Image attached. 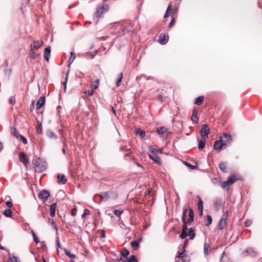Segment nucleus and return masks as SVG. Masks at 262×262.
<instances>
[{"instance_id": "f257e3e1", "label": "nucleus", "mask_w": 262, "mask_h": 262, "mask_svg": "<svg viewBox=\"0 0 262 262\" xmlns=\"http://www.w3.org/2000/svg\"><path fill=\"white\" fill-rule=\"evenodd\" d=\"M210 133V129L208 128L207 124L203 125L202 128L200 132V134L204 140H206L208 137V135Z\"/></svg>"}, {"instance_id": "f03ea898", "label": "nucleus", "mask_w": 262, "mask_h": 262, "mask_svg": "<svg viewBox=\"0 0 262 262\" xmlns=\"http://www.w3.org/2000/svg\"><path fill=\"white\" fill-rule=\"evenodd\" d=\"M221 141L223 143V144L226 146L228 144H230L232 141V137L229 134L224 133L221 137H220Z\"/></svg>"}, {"instance_id": "7ed1b4c3", "label": "nucleus", "mask_w": 262, "mask_h": 262, "mask_svg": "<svg viewBox=\"0 0 262 262\" xmlns=\"http://www.w3.org/2000/svg\"><path fill=\"white\" fill-rule=\"evenodd\" d=\"M109 9L107 5H104L101 7L98 8L95 12V15L97 17H100L104 12H106Z\"/></svg>"}, {"instance_id": "20e7f679", "label": "nucleus", "mask_w": 262, "mask_h": 262, "mask_svg": "<svg viewBox=\"0 0 262 262\" xmlns=\"http://www.w3.org/2000/svg\"><path fill=\"white\" fill-rule=\"evenodd\" d=\"M243 254L245 257H247L249 256L251 257H255L257 255V252L254 250L253 248H249L243 252Z\"/></svg>"}, {"instance_id": "39448f33", "label": "nucleus", "mask_w": 262, "mask_h": 262, "mask_svg": "<svg viewBox=\"0 0 262 262\" xmlns=\"http://www.w3.org/2000/svg\"><path fill=\"white\" fill-rule=\"evenodd\" d=\"M50 196V193L48 190H42L38 194V197L40 200H43L44 201L47 200L48 198Z\"/></svg>"}, {"instance_id": "423d86ee", "label": "nucleus", "mask_w": 262, "mask_h": 262, "mask_svg": "<svg viewBox=\"0 0 262 262\" xmlns=\"http://www.w3.org/2000/svg\"><path fill=\"white\" fill-rule=\"evenodd\" d=\"M19 160L21 161L27 167V165L29 164V159L25 153L24 152H21L19 155Z\"/></svg>"}, {"instance_id": "0eeeda50", "label": "nucleus", "mask_w": 262, "mask_h": 262, "mask_svg": "<svg viewBox=\"0 0 262 262\" xmlns=\"http://www.w3.org/2000/svg\"><path fill=\"white\" fill-rule=\"evenodd\" d=\"M43 41L35 40L33 41V44L31 45L32 49L38 50L43 45Z\"/></svg>"}, {"instance_id": "6e6552de", "label": "nucleus", "mask_w": 262, "mask_h": 262, "mask_svg": "<svg viewBox=\"0 0 262 262\" xmlns=\"http://www.w3.org/2000/svg\"><path fill=\"white\" fill-rule=\"evenodd\" d=\"M150 159L152 160L155 163L160 164L161 160L160 157L154 153H149L148 154Z\"/></svg>"}, {"instance_id": "1a4fd4ad", "label": "nucleus", "mask_w": 262, "mask_h": 262, "mask_svg": "<svg viewBox=\"0 0 262 262\" xmlns=\"http://www.w3.org/2000/svg\"><path fill=\"white\" fill-rule=\"evenodd\" d=\"M45 103V97L41 96L38 100L36 103V108L37 110L40 109Z\"/></svg>"}, {"instance_id": "9d476101", "label": "nucleus", "mask_w": 262, "mask_h": 262, "mask_svg": "<svg viewBox=\"0 0 262 262\" xmlns=\"http://www.w3.org/2000/svg\"><path fill=\"white\" fill-rule=\"evenodd\" d=\"M57 182L59 183L64 184L67 182V179L65 178V176L63 174H58L57 176Z\"/></svg>"}, {"instance_id": "9b49d317", "label": "nucleus", "mask_w": 262, "mask_h": 262, "mask_svg": "<svg viewBox=\"0 0 262 262\" xmlns=\"http://www.w3.org/2000/svg\"><path fill=\"white\" fill-rule=\"evenodd\" d=\"M189 206L188 204H186L184 205L183 208V213L182 215V221H185L186 220V216L187 214V212L188 211V209L189 208Z\"/></svg>"}, {"instance_id": "f8f14e48", "label": "nucleus", "mask_w": 262, "mask_h": 262, "mask_svg": "<svg viewBox=\"0 0 262 262\" xmlns=\"http://www.w3.org/2000/svg\"><path fill=\"white\" fill-rule=\"evenodd\" d=\"M224 146H225L221 141L220 139L219 141H216L214 144V148L217 150H221Z\"/></svg>"}, {"instance_id": "ddd939ff", "label": "nucleus", "mask_w": 262, "mask_h": 262, "mask_svg": "<svg viewBox=\"0 0 262 262\" xmlns=\"http://www.w3.org/2000/svg\"><path fill=\"white\" fill-rule=\"evenodd\" d=\"M189 219H188L187 223L190 224L192 223L194 220V213L192 208H189L188 210Z\"/></svg>"}, {"instance_id": "4468645a", "label": "nucleus", "mask_w": 262, "mask_h": 262, "mask_svg": "<svg viewBox=\"0 0 262 262\" xmlns=\"http://www.w3.org/2000/svg\"><path fill=\"white\" fill-rule=\"evenodd\" d=\"M50 53H51L50 47L46 48L45 49V52H44V58L46 60L49 61L50 55Z\"/></svg>"}, {"instance_id": "2eb2a0df", "label": "nucleus", "mask_w": 262, "mask_h": 262, "mask_svg": "<svg viewBox=\"0 0 262 262\" xmlns=\"http://www.w3.org/2000/svg\"><path fill=\"white\" fill-rule=\"evenodd\" d=\"M111 193L110 192H104L99 194L102 200H107L111 197Z\"/></svg>"}, {"instance_id": "dca6fc26", "label": "nucleus", "mask_w": 262, "mask_h": 262, "mask_svg": "<svg viewBox=\"0 0 262 262\" xmlns=\"http://www.w3.org/2000/svg\"><path fill=\"white\" fill-rule=\"evenodd\" d=\"M56 208V203H53L51 205L50 207V214L51 217H53L55 215Z\"/></svg>"}, {"instance_id": "f3484780", "label": "nucleus", "mask_w": 262, "mask_h": 262, "mask_svg": "<svg viewBox=\"0 0 262 262\" xmlns=\"http://www.w3.org/2000/svg\"><path fill=\"white\" fill-rule=\"evenodd\" d=\"M194 231L195 228L193 227H191L189 229V232L187 234V235L189 236V239L191 240L193 239L195 237V233Z\"/></svg>"}, {"instance_id": "a211bd4d", "label": "nucleus", "mask_w": 262, "mask_h": 262, "mask_svg": "<svg viewBox=\"0 0 262 262\" xmlns=\"http://www.w3.org/2000/svg\"><path fill=\"white\" fill-rule=\"evenodd\" d=\"M159 42L161 45H165L166 43L167 40L166 39V36L164 34H161L159 36Z\"/></svg>"}, {"instance_id": "6ab92c4d", "label": "nucleus", "mask_w": 262, "mask_h": 262, "mask_svg": "<svg viewBox=\"0 0 262 262\" xmlns=\"http://www.w3.org/2000/svg\"><path fill=\"white\" fill-rule=\"evenodd\" d=\"M238 180V178L235 175H232L227 180L228 183L230 185L233 184L234 182Z\"/></svg>"}, {"instance_id": "aec40b11", "label": "nucleus", "mask_w": 262, "mask_h": 262, "mask_svg": "<svg viewBox=\"0 0 262 262\" xmlns=\"http://www.w3.org/2000/svg\"><path fill=\"white\" fill-rule=\"evenodd\" d=\"M46 135H47V137L50 139H56L57 138V136L51 130H48L46 133Z\"/></svg>"}, {"instance_id": "412c9836", "label": "nucleus", "mask_w": 262, "mask_h": 262, "mask_svg": "<svg viewBox=\"0 0 262 262\" xmlns=\"http://www.w3.org/2000/svg\"><path fill=\"white\" fill-rule=\"evenodd\" d=\"M198 210L200 212V215H202L203 214V201L200 198H199V202L198 203Z\"/></svg>"}, {"instance_id": "4be33fe9", "label": "nucleus", "mask_w": 262, "mask_h": 262, "mask_svg": "<svg viewBox=\"0 0 262 262\" xmlns=\"http://www.w3.org/2000/svg\"><path fill=\"white\" fill-rule=\"evenodd\" d=\"M124 262H138V260L134 255H132L129 257H126Z\"/></svg>"}, {"instance_id": "5701e85b", "label": "nucleus", "mask_w": 262, "mask_h": 262, "mask_svg": "<svg viewBox=\"0 0 262 262\" xmlns=\"http://www.w3.org/2000/svg\"><path fill=\"white\" fill-rule=\"evenodd\" d=\"M75 58H76V54L74 52H72L71 53V56H70V58L68 61L69 67H70V65L73 62V61L75 59Z\"/></svg>"}, {"instance_id": "b1692460", "label": "nucleus", "mask_w": 262, "mask_h": 262, "mask_svg": "<svg viewBox=\"0 0 262 262\" xmlns=\"http://www.w3.org/2000/svg\"><path fill=\"white\" fill-rule=\"evenodd\" d=\"M227 225L226 221L221 220L219 221L218 228L220 230H222Z\"/></svg>"}, {"instance_id": "393cba45", "label": "nucleus", "mask_w": 262, "mask_h": 262, "mask_svg": "<svg viewBox=\"0 0 262 262\" xmlns=\"http://www.w3.org/2000/svg\"><path fill=\"white\" fill-rule=\"evenodd\" d=\"M220 169L223 172L227 171V164L225 162H221L219 164Z\"/></svg>"}, {"instance_id": "a878e982", "label": "nucleus", "mask_w": 262, "mask_h": 262, "mask_svg": "<svg viewBox=\"0 0 262 262\" xmlns=\"http://www.w3.org/2000/svg\"><path fill=\"white\" fill-rule=\"evenodd\" d=\"M204 99V97L203 96H199L195 99V104L200 105L202 104Z\"/></svg>"}, {"instance_id": "bb28decb", "label": "nucleus", "mask_w": 262, "mask_h": 262, "mask_svg": "<svg viewBox=\"0 0 262 262\" xmlns=\"http://www.w3.org/2000/svg\"><path fill=\"white\" fill-rule=\"evenodd\" d=\"M214 206L216 208H217V209L220 208V207H221V206L222 205V201L221 199H216L214 201Z\"/></svg>"}, {"instance_id": "cd10ccee", "label": "nucleus", "mask_w": 262, "mask_h": 262, "mask_svg": "<svg viewBox=\"0 0 262 262\" xmlns=\"http://www.w3.org/2000/svg\"><path fill=\"white\" fill-rule=\"evenodd\" d=\"M191 119L192 121L195 122L196 123L198 122V118L197 116V112L195 111V109L193 110L192 114L191 117Z\"/></svg>"}, {"instance_id": "c85d7f7f", "label": "nucleus", "mask_w": 262, "mask_h": 262, "mask_svg": "<svg viewBox=\"0 0 262 262\" xmlns=\"http://www.w3.org/2000/svg\"><path fill=\"white\" fill-rule=\"evenodd\" d=\"M209 245L205 242L204 244V253L205 256L208 255V249L209 248Z\"/></svg>"}, {"instance_id": "c756f323", "label": "nucleus", "mask_w": 262, "mask_h": 262, "mask_svg": "<svg viewBox=\"0 0 262 262\" xmlns=\"http://www.w3.org/2000/svg\"><path fill=\"white\" fill-rule=\"evenodd\" d=\"M167 128L165 127H160L157 128V132L159 135H163L167 132Z\"/></svg>"}, {"instance_id": "7c9ffc66", "label": "nucleus", "mask_w": 262, "mask_h": 262, "mask_svg": "<svg viewBox=\"0 0 262 262\" xmlns=\"http://www.w3.org/2000/svg\"><path fill=\"white\" fill-rule=\"evenodd\" d=\"M205 144H206V140H201L199 141V146H198V148L199 149V150H202L205 146Z\"/></svg>"}, {"instance_id": "2f4dec72", "label": "nucleus", "mask_w": 262, "mask_h": 262, "mask_svg": "<svg viewBox=\"0 0 262 262\" xmlns=\"http://www.w3.org/2000/svg\"><path fill=\"white\" fill-rule=\"evenodd\" d=\"M3 214L5 216L9 217H11L12 215V212L11 209H7L4 211Z\"/></svg>"}, {"instance_id": "473e14b6", "label": "nucleus", "mask_w": 262, "mask_h": 262, "mask_svg": "<svg viewBox=\"0 0 262 262\" xmlns=\"http://www.w3.org/2000/svg\"><path fill=\"white\" fill-rule=\"evenodd\" d=\"M206 220H207V222L205 223V226H209L211 224L212 222V219L211 216L210 215H207L206 216Z\"/></svg>"}, {"instance_id": "72a5a7b5", "label": "nucleus", "mask_w": 262, "mask_h": 262, "mask_svg": "<svg viewBox=\"0 0 262 262\" xmlns=\"http://www.w3.org/2000/svg\"><path fill=\"white\" fill-rule=\"evenodd\" d=\"M34 49H32L31 48L30 50L29 51V57L31 59H35L36 58V53L34 52Z\"/></svg>"}, {"instance_id": "f704fd0d", "label": "nucleus", "mask_w": 262, "mask_h": 262, "mask_svg": "<svg viewBox=\"0 0 262 262\" xmlns=\"http://www.w3.org/2000/svg\"><path fill=\"white\" fill-rule=\"evenodd\" d=\"M64 253L67 256L70 258H74L76 257V255L75 254L71 253L70 252L66 249H64Z\"/></svg>"}, {"instance_id": "c9c22d12", "label": "nucleus", "mask_w": 262, "mask_h": 262, "mask_svg": "<svg viewBox=\"0 0 262 262\" xmlns=\"http://www.w3.org/2000/svg\"><path fill=\"white\" fill-rule=\"evenodd\" d=\"M158 147L156 146H150L149 147V149L150 150V153H157V151H158Z\"/></svg>"}, {"instance_id": "e433bc0d", "label": "nucleus", "mask_w": 262, "mask_h": 262, "mask_svg": "<svg viewBox=\"0 0 262 262\" xmlns=\"http://www.w3.org/2000/svg\"><path fill=\"white\" fill-rule=\"evenodd\" d=\"M17 138L19 139L25 144H27L28 143L27 139L22 135H18V136H17Z\"/></svg>"}, {"instance_id": "4c0bfd02", "label": "nucleus", "mask_w": 262, "mask_h": 262, "mask_svg": "<svg viewBox=\"0 0 262 262\" xmlns=\"http://www.w3.org/2000/svg\"><path fill=\"white\" fill-rule=\"evenodd\" d=\"M131 246L134 249H137L139 247V244L137 241H133L131 242Z\"/></svg>"}, {"instance_id": "58836bf2", "label": "nucleus", "mask_w": 262, "mask_h": 262, "mask_svg": "<svg viewBox=\"0 0 262 262\" xmlns=\"http://www.w3.org/2000/svg\"><path fill=\"white\" fill-rule=\"evenodd\" d=\"M172 10V6H171V4H169L168 6V7L167 8V10H166V13L164 15V18H166L168 16V14L169 12H171Z\"/></svg>"}, {"instance_id": "ea45409f", "label": "nucleus", "mask_w": 262, "mask_h": 262, "mask_svg": "<svg viewBox=\"0 0 262 262\" xmlns=\"http://www.w3.org/2000/svg\"><path fill=\"white\" fill-rule=\"evenodd\" d=\"M31 233L32 234L34 242L36 244H38L39 242V239L38 238V237H37L35 233L33 230L31 231Z\"/></svg>"}, {"instance_id": "a19ab883", "label": "nucleus", "mask_w": 262, "mask_h": 262, "mask_svg": "<svg viewBox=\"0 0 262 262\" xmlns=\"http://www.w3.org/2000/svg\"><path fill=\"white\" fill-rule=\"evenodd\" d=\"M123 78V73H120L119 75V78L117 81H116V86H119L120 85V83L122 80V79Z\"/></svg>"}, {"instance_id": "79ce46f5", "label": "nucleus", "mask_w": 262, "mask_h": 262, "mask_svg": "<svg viewBox=\"0 0 262 262\" xmlns=\"http://www.w3.org/2000/svg\"><path fill=\"white\" fill-rule=\"evenodd\" d=\"M9 262H20L18 258L15 256L9 257Z\"/></svg>"}, {"instance_id": "37998d69", "label": "nucleus", "mask_w": 262, "mask_h": 262, "mask_svg": "<svg viewBox=\"0 0 262 262\" xmlns=\"http://www.w3.org/2000/svg\"><path fill=\"white\" fill-rule=\"evenodd\" d=\"M122 210L118 209L114 210V214L117 216H120L121 214L122 213Z\"/></svg>"}, {"instance_id": "c03bdc74", "label": "nucleus", "mask_w": 262, "mask_h": 262, "mask_svg": "<svg viewBox=\"0 0 262 262\" xmlns=\"http://www.w3.org/2000/svg\"><path fill=\"white\" fill-rule=\"evenodd\" d=\"M37 123H38V125L36 128V132L38 134H40L42 132V125H41V123H39L38 121Z\"/></svg>"}, {"instance_id": "a18cd8bd", "label": "nucleus", "mask_w": 262, "mask_h": 262, "mask_svg": "<svg viewBox=\"0 0 262 262\" xmlns=\"http://www.w3.org/2000/svg\"><path fill=\"white\" fill-rule=\"evenodd\" d=\"M68 74H69V72H67V73L66 74V78H65V80H64V81L63 83V84L64 85V92L66 91L67 83L68 78Z\"/></svg>"}, {"instance_id": "49530a36", "label": "nucleus", "mask_w": 262, "mask_h": 262, "mask_svg": "<svg viewBox=\"0 0 262 262\" xmlns=\"http://www.w3.org/2000/svg\"><path fill=\"white\" fill-rule=\"evenodd\" d=\"M122 254L124 257V258H126L127 256H128L129 254V252L128 250L124 249L123 251Z\"/></svg>"}, {"instance_id": "de8ad7c7", "label": "nucleus", "mask_w": 262, "mask_h": 262, "mask_svg": "<svg viewBox=\"0 0 262 262\" xmlns=\"http://www.w3.org/2000/svg\"><path fill=\"white\" fill-rule=\"evenodd\" d=\"M182 222H183L182 231H186V230L187 229V224H188L187 221H182Z\"/></svg>"}, {"instance_id": "09e8293b", "label": "nucleus", "mask_w": 262, "mask_h": 262, "mask_svg": "<svg viewBox=\"0 0 262 262\" xmlns=\"http://www.w3.org/2000/svg\"><path fill=\"white\" fill-rule=\"evenodd\" d=\"M229 185L230 184L228 183L227 181L223 182L222 183V188L223 189H226Z\"/></svg>"}, {"instance_id": "8fccbe9b", "label": "nucleus", "mask_w": 262, "mask_h": 262, "mask_svg": "<svg viewBox=\"0 0 262 262\" xmlns=\"http://www.w3.org/2000/svg\"><path fill=\"white\" fill-rule=\"evenodd\" d=\"M187 235V233L186 232V231H182V233H181L180 235V237L182 239H184L185 238Z\"/></svg>"}, {"instance_id": "3c124183", "label": "nucleus", "mask_w": 262, "mask_h": 262, "mask_svg": "<svg viewBox=\"0 0 262 262\" xmlns=\"http://www.w3.org/2000/svg\"><path fill=\"white\" fill-rule=\"evenodd\" d=\"M228 213L227 212H224L223 213V214L222 215V216L221 218V220H225V221H227V220L228 219Z\"/></svg>"}, {"instance_id": "603ef678", "label": "nucleus", "mask_w": 262, "mask_h": 262, "mask_svg": "<svg viewBox=\"0 0 262 262\" xmlns=\"http://www.w3.org/2000/svg\"><path fill=\"white\" fill-rule=\"evenodd\" d=\"M4 72L5 75L9 76L11 74L12 71L10 69H6L4 70Z\"/></svg>"}, {"instance_id": "864d4df0", "label": "nucleus", "mask_w": 262, "mask_h": 262, "mask_svg": "<svg viewBox=\"0 0 262 262\" xmlns=\"http://www.w3.org/2000/svg\"><path fill=\"white\" fill-rule=\"evenodd\" d=\"M11 133L16 138H17V136H18V135H20L17 132L16 129L15 128L14 129H12V131H11Z\"/></svg>"}, {"instance_id": "5fc2aeb1", "label": "nucleus", "mask_w": 262, "mask_h": 262, "mask_svg": "<svg viewBox=\"0 0 262 262\" xmlns=\"http://www.w3.org/2000/svg\"><path fill=\"white\" fill-rule=\"evenodd\" d=\"M90 214V211L88 209H85L84 210V212L82 215V217H84L86 215H88Z\"/></svg>"}, {"instance_id": "6e6d98bb", "label": "nucleus", "mask_w": 262, "mask_h": 262, "mask_svg": "<svg viewBox=\"0 0 262 262\" xmlns=\"http://www.w3.org/2000/svg\"><path fill=\"white\" fill-rule=\"evenodd\" d=\"M9 102L11 104H14L15 103V99L14 97L11 96L9 98Z\"/></svg>"}, {"instance_id": "4d7b16f0", "label": "nucleus", "mask_w": 262, "mask_h": 262, "mask_svg": "<svg viewBox=\"0 0 262 262\" xmlns=\"http://www.w3.org/2000/svg\"><path fill=\"white\" fill-rule=\"evenodd\" d=\"M185 252V248L183 249V251L178 254V255L177 256L178 258H183L184 256V253Z\"/></svg>"}, {"instance_id": "13d9d810", "label": "nucleus", "mask_w": 262, "mask_h": 262, "mask_svg": "<svg viewBox=\"0 0 262 262\" xmlns=\"http://www.w3.org/2000/svg\"><path fill=\"white\" fill-rule=\"evenodd\" d=\"M85 93L89 96H92L94 93V89H93L91 90H88L86 91Z\"/></svg>"}, {"instance_id": "bf43d9fd", "label": "nucleus", "mask_w": 262, "mask_h": 262, "mask_svg": "<svg viewBox=\"0 0 262 262\" xmlns=\"http://www.w3.org/2000/svg\"><path fill=\"white\" fill-rule=\"evenodd\" d=\"M138 133H139V135H140V136L142 138L144 137L145 136V132H144L143 130H140V131H138Z\"/></svg>"}, {"instance_id": "052dcab7", "label": "nucleus", "mask_w": 262, "mask_h": 262, "mask_svg": "<svg viewBox=\"0 0 262 262\" xmlns=\"http://www.w3.org/2000/svg\"><path fill=\"white\" fill-rule=\"evenodd\" d=\"M186 165H187L188 167L190 168L191 169H194L196 168V166L194 165H192L189 163H188L187 162H185Z\"/></svg>"}, {"instance_id": "680f3d73", "label": "nucleus", "mask_w": 262, "mask_h": 262, "mask_svg": "<svg viewBox=\"0 0 262 262\" xmlns=\"http://www.w3.org/2000/svg\"><path fill=\"white\" fill-rule=\"evenodd\" d=\"M49 222L51 223L52 225L54 227L56 230H57V229L54 221L52 219H49Z\"/></svg>"}, {"instance_id": "e2e57ef3", "label": "nucleus", "mask_w": 262, "mask_h": 262, "mask_svg": "<svg viewBox=\"0 0 262 262\" xmlns=\"http://www.w3.org/2000/svg\"><path fill=\"white\" fill-rule=\"evenodd\" d=\"M34 109V101L33 100L32 101L31 104L30 106V110L31 112H32L33 110Z\"/></svg>"}, {"instance_id": "0e129e2a", "label": "nucleus", "mask_w": 262, "mask_h": 262, "mask_svg": "<svg viewBox=\"0 0 262 262\" xmlns=\"http://www.w3.org/2000/svg\"><path fill=\"white\" fill-rule=\"evenodd\" d=\"M174 18H172L171 21L169 24L168 27L169 28L172 27L173 26V25H174Z\"/></svg>"}, {"instance_id": "69168bd1", "label": "nucleus", "mask_w": 262, "mask_h": 262, "mask_svg": "<svg viewBox=\"0 0 262 262\" xmlns=\"http://www.w3.org/2000/svg\"><path fill=\"white\" fill-rule=\"evenodd\" d=\"M98 85H99V80H96L95 81V84H94L93 85V89H97V88L98 86Z\"/></svg>"}, {"instance_id": "338daca9", "label": "nucleus", "mask_w": 262, "mask_h": 262, "mask_svg": "<svg viewBox=\"0 0 262 262\" xmlns=\"http://www.w3.org/2000/svg\"><path fill=\"white\" fill-rule=\"evenodd\" d=\"M6 204L7 206V207L9 208H11L12 206V203L11 202V201H7L6 202Z\"/></svg>"}, {"instance_id": "774afa93", "label": "nucleus", "mask_w": 262, "mask_h": 262, "mask_svg": "<svg viewBox=\"0 0 262 262\" xmlns=\"http://www.w3.org/2000/svg\"><path fill=\"white\" fill-rule=\"evenodd\" d=\"M100 237L101 238H104L105 237V231L104 230H101V236Z\"/></svg>"}]
</instances>
